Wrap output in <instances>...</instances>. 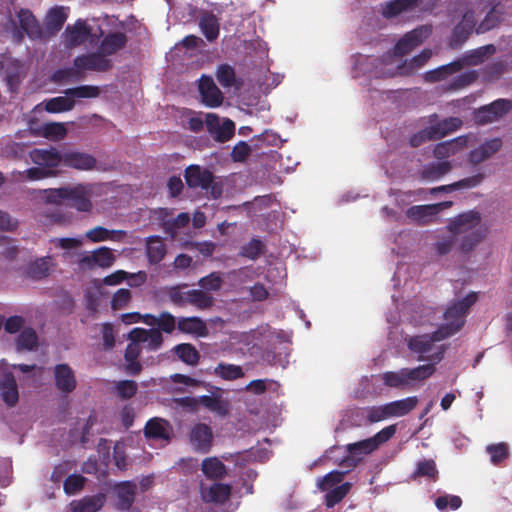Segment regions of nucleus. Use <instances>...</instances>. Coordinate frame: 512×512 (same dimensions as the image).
Returning <instances> with one entry per match:
<instances>
[{
  "instance_id": "f257e3e1",
  "label": "nucleus",
  "mask_w": 512,
  "mask_h": 512,
  "mask_svg": "<svg viewBox=\"0 0 512 512\" xmlns=\"http://www.w3.org/2000/svg\"><path fill=\"white\" fill-rule=\"evenodd\" d=\"M436 371L434 363L419 365L414 368H401L387 371L380 375L383 385L397 390H412L421 382L430 378Z\"/></svg>"
},
{
  "instance_id": "f03ea898",
  "label": "nucleus",
  "mask_w": 512,
  "mask_h": 512,
  "mask_svg": "<svg viewBox=\"0 0 512 512\" xmlns=\"http://www.w3.org/2000/svg\"><path fill=\"white\" fill-rule=\"evenodd\" d=\"M481 220L480 213L477 211H468L458 215L449 224V230L453 234L467 233L462 239L461 249L464 252H470L481 241L483 235L479 229H475Z\"/></svg>"
},
{
  "instance_id": "7ed1b4c3",
  "label": "nucleus",
  "mask_w": 512,
  "mask_h": 512,
  "mask_svg": "<svg viewBox=\"0 0 512 512\" xmlns=\"http://www.w3.org/2000/svg\"><path fill=\"white\" fill-rule=\"evenodd\" d=\"M477 294L470 293L465 298L453 302L444 312L445 324L438 328L439 338H448L456 334L465 323V316L476 302Z\"/></svg>"
},
{
  "instance_id": "20e7f679",
  "label": "nucleus",
  "mask_w": 512,
  "mask_h": 512,
  "mask_svg": "<svg viewBox=\"0 0 512 512\" xmlns=\"http://www.w3.org/2000/svg\"><path fill=\"white\" fill-rule=\"evenodd\" d=\"M467 5L475 10V14L477 12L482 13L488 9L483 20L476 25V34H484L497 28L503 20L504 7L500 0H470Z\"/></svg>"
},
{
  "instance_id": "39448f33",
  "label": "nucleus",
  "mask_w": 512,
  "mask_h": 512,
  "mask_svg": "<svg viewBox=\"0 0 512 512\" xmlns=\"http://www.w3.org/2000/svg\"><path fill=\"white\" fill-rule=\"evenodd\" d=\"M184 177L189 188L209 191L214 199H218L223 193L222 184L214 181L213 173L207 168L190 165L185 169Z\"/></svg>"
},
{
  "instance_id": "423d86ee",
  "label": "nucleus",
  "mask_w": 512,
  "mask_h": 512,
  "mask_svg": "<svg viewBox=\"0 0 512 512\" xmlns=\"http://www.w3.org/2000/svg\"><path fill=\"white\" fill-rule=\"evenodd\" d=\"M94 195V186L90 183H79L68 187L67 205L76 209L78 212L89 213L92 211V197Z\"/></svg>"
},
{
  "instance_id": "0eeeda50",
  "label": "nucleus",
  "mask_w": 512,
  "mask_h": 512,
  "mask_svg": "<svg viewBox=\"0 0 512 512\" xmlns=\"http://www.w3.org/2000/svg\"><path fill=\"white\" fill-rule=\"evenodd\" d=\"M438 329L431 335L424 334L412 337L408 342V348L414 352L420 354L417 358L418 361L430 360L435 365L440 362L443 358V350L436 352L430 357H425L423 354L428 353L432 350L433 343L444 340L445 338H439Z\"/></svg>"
},
{
  "instance_id": "6e6552de",
  "label": "nucleus",
  "mask_w": 512,
  "mask_h": 512,
  "mask_svg": "<svg viewBox=\"0 0 512 512\" xmlns=\"http://www.w3.org/2000/svg\"><path fill=\"white\" fill-rule=\"evenodd\" d=\"M430 26L422 25L407 32L393 48V55L402 57L421 45L431 34Z\"/></svg>"
},
{
  "instance_id": "1a4fd4ad",
  "label": "nucleus",
  "mask_w": 512,
  "mask_h": 512,
  "mask_svg": "<svg viewBox=\"0 0 512 512\" xmlns=\"http://www.w3.org/2000/svg\"><path fill=\"white\" fill-rule=\"evenodd\" d=\"M476 27L475 10L468 7L461 21L452 30L449 46L453 49L460 48L469 39Z\"/></svg>"
},
{
  "instance_id": "9d476101",
  "label": "nucleus",
  "mask_w": 512,
  "mask_h": 512,
  "mask_svg": "<svg viewBox=\"0 0 512 512\" xmlns=\"http://www.w3.org/2000/svg\"><path fill=\"white\" fill-rule=\"evenodd\" d=\"M512 109V103L507 99H497L492 103L478 108L474 113L476 123L484 125L495 122Z\"/></svg>"
},
{
  "instance_id": "9b49d317",
  "label": "nucleus",
  "mask_w": 512,
  "mask_h": 512,
  "mask_svg": "<svg viewBox=\"0 0 512 512\" xmlns=\"http://www.w3.org/2000/svg\"><path fill=\"white\" fill-rule=\"evenodd\" d=\"M74 67L78 72L97 71L106 72L112 68V61L99 49L96 52L84 54L74 59Z\"/></svg>"
},
{
  "instance_id": "f8f14e48",
  "label": "nucleus",
  "mask_w": 512,
  "mask_h": 512,
  "mask_svg": "<svg viewBox=\"0 0 512 512\" xmlns=\"http://www.w3.org/2000/svg\"><path fill=\"white\" fill-rule=\"evenodd\" d=\"M208 133L218 142L224 143L230 140L235 133V124L226 118L223 122L214 113H208L205 118Z\"/></svg>"
},
{
  "instance_id": "ddd939ff",
  "label": "nucleus",
  "mask_w": 512,
  "mask_h": 512,
  "mask_svg": "<svg viewBox=\"0 0 512 512\" xmlns=\"http://www.w3.org/2000/svg\"><path fill=\"white\" fill-rule=\"evenodd\" d=\"M189 441L196 452L208 453L213 443V432L209 425L205 423L195 424L189 433Z\"/></svg>"
},
{
  "instance_id": "4468645a",
  "label": "nucleus",
  "mask_w": 512,
  "mask_h": 512,
  "mask_svg": "<svg viewBox=\"0 0 512 512\" xmlns=\"http://www.w3.org/2000/svg\"><path fill=\"white\" fill-rule=\"evenodd\" d=\"M115 255L112 250L106 246H102L94 250L91 254L83 255L79 260L82 268L93 269L94 267L109 268L115 262Z\"/></svg>"
},
{
  "instance_id": "2eb2a0df",
  "label": "nucleus",
  "mask_w": 512,
  "mask_h": 512,
  "mask_svg": "<svg viewBox=\"0 0 512 512\" xmlns=\"http://www.w3.org/2000/svg\"><path fill=\"white\" fill-rule=\"evenodd\" d=\"M198 89L205 106L215 108L222 105L223 94L214 83L212 77L202 75L199 79Z\"/></svg>"
},
{
  "instance_id": "dca6fc26",
  "label": "nucleus",
  "mask_w": 512,
  "mask_h": 512,
  "mask_svg": "<svg viewBox=\"0 0 512 512\" xmlns=\"http://www.w3.org/2000/svg\"><path fill=\"white\" fill-rule=\"evenodd\" d=\"M92 29L86 21L78 19L74 25H68L63 33L64 44L68 48L85 43L91 36Z\"/></svg>"
},
{
  "instance_id": "f3484780",
  "label": "nucleus",
  "mask_w": 512,
  "mask_h": 512,
  "mask_svg": "<svg viewBox=\"0 0 512 512\" xmlns=\"http://www.w3.org/2000/svg\"><path fill=\"white\" fill-rule=\"evenodd\" d=\"M31 161L38 165L46 168H56L60 164H63V154H61L56 148H36L29 153Z\"/></svg>"
},
{
  "instance_id": "a211bd4d",
  "label": "nucleus",
  "mask_w": 512,
  "mask_h": 512,
  "mask_svg": "<svg viewBox=\"0 0 512 512\" xmlns=\"http://www.w3.org/2000/svg\"><path fill=\"white\" fill-rule=\"evenodd\" d=\"M56 388L62 393H71L76 388V378L68 364H57L54 368Z\"/></svg>"
},
{
  "instance_id": "6ab92c4d",
  "label": "nucleus",
  "mask_w": 512,
  "mask_h": 512,
  "mask_svg": "<svg viewBox=\"0 0 512 512\" xmlns=\"http://www.w3.org/2000/svg\"><path fill=\"white\" fill-rule=\"evenodd\" d=\"M96 163V158L88 153L74 151L63 154V165L72 169L89 171L95 168Z\"/></svg>"
},
{
  "instance_id": "aec40b11",
  "label": "nucleus",
  "mask_w": 512,
  "mask_h": 512,
  "mask_svg": "<svg viewBox=\"0 0 512 512\" xmlns=\"http://www.w3.org/2000/svg\"><path fill=\"white\" fill-rule=\"evenodd\" d=\"M232 487L226 483H214L209 487H201V497L206 503L223 504L231 495Z\"/></svg>"
},
{
  "instance_id": "412c9836",
  "label": "nucleus",
  "mask_w": 512,
  "mask_h": 512,
  "mask_svg": "<svg viewBox=\"0 0 512 512\" xmlns=\"http://www.w3.org/2000/svg\"><path fill=\"white\" fill-rule=\"evenodd\" d=\"M0 394L2 400L10 407L17 404L19 399L16 379L12 372L0 374Z\"/></svg>"
},
{
  "instance_id": "4be33fe9",
  "label": "nucleus",
  "mask_w": 512,
  "mask_h": 512,
  "mask_svg": "<svg viewBox=\"0 0 512 512\" xmlns=\"http://www.w3.org/2000/svg\"><path fill=\"white\" fill-rule=\"evenodd\" d=\"M177 329L184 334L194 335L196 337H206L208 328L204 320L200 317H179L177 319Z\"/></svg>"
},
{
  "instance_id": "5701e85b",
  "label": "nucleus",
  "mask_w": 512,
  "mask_h": 512,
  "mask_svg": "<svg viewBox=\"0 0 512 512\" xmlns=\"http://www.w3.org/2000/svg\"><path fill=\"white\" fill-rule=\"evenodd\" d=\"M419 0H390L381 5V14L386 19L397 17L398 15L411 12L418 6Z\"/></svg>"
},
{
  "instance_id": "b1692460",
  "label": "nucleus",
  "mask_w": 512,
  "mask_h": 512,
  "mask_svg": "<svg viewBox=\"0 0 512 512\" xmlns=\"http://www.w3.org/2000/svg\"><path fill=\"white\" fill-rule=\"evenodd\" d=\"M136 489V485L130 481H124L115 486L118 510L128 511L131 509L135 501Z\"/></svg>"
},
{
  "instance_id": "393cba45",
  "label": "nucleus",
  "mask_w": 512,
  "mask_h": 512,
  "mask_svg": "<svg viewBox=\"0 0 512 512\" xmlns=\"http://www.w3.org/2000/svg\"><path fill=\"white\" fill-rule=\"evenodd\" d=\"M127 44V36L123 32L108 33L101 41L98 49L107 57L123 49Z\"/></svg>"
},
{
  "instance_id": "a878e982",
  "label": "nucleus",
  "mask_w": 512,
  "mask_h": 512,
  "mask_svg": "<svg viewBox=\"0 0 512 512\" xmlns=\"http://www.w3.org/2000/svg\"><path fill=\"white\" fill-rule=\"evenodd\" d=\"M438 116L436 114H433L430 116V123L429 126L430 129H433V135L435 136V139H440L447 134L457 130L461 124L462 121L457 117H450L447 119H444L442 121H437L434 123L435 120H437Z\"/></svg>"
},
{
  "instance_id": "bb28decb",
  "label": "nucleus",
  "mask_w": 512,
  "mask_h": 512,
  "mask_svg": "<svg viewBox=\"0 0 512 512\" xmlns=\"http://www.w3.org/2000/svg\"><path fill=\"white\" fill-rule=\"evenodd\" d=\"M18 19L21 29L31 39H39L42 37V28L31 11L27 9H21L18 13Z\"/></svg>"
},
{
  "instance_id": "cd10ccee",
  "label": "nucleus",
  "mask_w": 512,
  "mask_h": 512,
  "mask_svg": "<svg viewBox=\"0 0 512 512\" xmlns=\"http://www.w3.org/2000/svg\"><path fill=\"white\" fill-rule=\"evenodd\" d=\"M418 404L417 396H409L404 399L386 403L389 417H402L409 414Z\"/></svg>"
},
{
  "instance_id": "c85d7f7f",
  "label": "nucleus",
  "mask_w": 512,
  "mask_h": 512,
  "mask_svg": "<svg viewBox=\"0 0 512 512\" xmlns=\"http://www.w3.org/2000/svg\"><path fill=\"white\" fill-rule=\"evenodd\" d=\"M85 236L93 243L106 240L121 241L126 236V232L124 230H109L102 226H96L88 230Z\"/></svg>"
},
{
  "instance_id": "c756f323",
  "label": "nucleus",
  "mask_w": 512,
  "mask_h": 512,
  "mask_svg": "<svg viewBox=\"0 0 512 512\" xmlns=\"http://www.w3.org/2000/svg\"><path fill=\"white\" fill-rule=\"evenodd\" d=\"M144 435L148 439H168L169 422L162 418L150 419L145 425Z\"/></svg>"
},
{
  "instance_id": "7c9ffc66",
  "label": "nucleus",
  "mask_w": 512,
  "mask_h": 512,
  "mask_svg": "<svg viewBox=\"0 0 512 512\" xmlns=\"http://www.w3.org/2000/svg\"><path fill=\"white\" fill-rule=\"evenodd\" d=\"M342 465H344L345 468H347L346 471H331L318 482V487L321 491H327L341 483L345 473L355 466V461L354 459L348 457L343 461Z\"/></svg>"
},
{
  "instance_id": "2f4dec72",
  "label": "nucleus",
  "mask_w": 512,
  "mask_h": 512,
  "mask_svg": "<svg viewBox=\"0 0 512 512\" xmlns=\"http://www.w3.org/2000/svg\"><path fill=\"white\" fill-rule=\"evenodd\" d=\"M105 502L103 494L86 496L78 501L71 503L72 512H97L102 508Z\"/></svg>"
},
{
  "instance_id": "473e14b6",
  "label": "nucleus",
  "mask_w": 512,
  "mask_h": 512,
  "mask_svg": "<svg viewBox=\"0 0 512 512\" xmlns=\"http://www.w3.org/2000/svg\"><path fill=\"white\" fill-rule=\"evenodd\" d=\"M67 10V8L62 6L49 10L45 19V26L49 33L55 34L62 29L68 17Z\"/></svg>"
},
{
  "instance_id": "72a5a7b5",
  "label": "nucleus",
  "mask_w": 512,
  "mask_h": 512,
  "mask_svg": "<svg viewBox=\"0 0 512 512\" xmlns=\"http://www.w3.org/2000/svg\"><path fill=\"white\" fill-rule=\"evenodd\" d=\"M495 52L496 47L493 44H487L477 49L467 51L463 58L457 61H463V67L465 65H479Z\"/></svg>"
},
{
  "instance_id": "f704fd0d",
  "label": "nucleus",
  "mask_w": 512,
  "mask_h": 512,
  "mask_svg": "<svg viewBox=\"0 0 512 512\" xmlns=\"http://www.w3.org/2000/svg\"><path fill=\"white\" fill-rule=\"evenodd\" d=\"M201 470L210 480H221L227 474L226 466L216 457L205 458L202 461Z\"/></svg>"
},
{
  "instance_id": "c9c22d12",
  "label": "nucleus",
  "mask_w": 512,
  "mask_h": 512,
  "mask_svg": "<svg viewBox=\"0 0 512 512\" xmlns=\"http://www.w3.org/2000/svg\"><path fill=\"white\" fill-rule=\"evenodd\" d=\"M199 27L208 41H214L219 36V22L212 12H204L199 19Z\"/></svg>"
},
{
  "instance_id": "e433bc0d",
  "label": "nucleus",
  "mask_w": 512,
  "mask_h": 512,
  "mask_svg": "<svg viewBox=\"0 0 512 512\" xmlns=\"http://www.w3.org/2000/svg\"><path fill=\"white\" fill-rule=\"evenodd\" d=\"M452 166L448 161L432 162L423 167L420 177L423 180L436 181L446 175Z\"/></svg>"
},
{
  "instance_id": "4c0bfd02",
  "label": "nucleus",
  "mask_w": 512,
  "mask_h": 512,
  "mask_svg": "<svg viewBox=\"0 0 512 512\" xmlns=\"http://www.w3.org/2000/svg\"><path fill=\"white\" fill-rule=\"evenodd\" d=\"M483 179H484V175L479 173V174L464 178L462 180H459V181L449 184V185H442V186L431 188L429 190V192H430V194L434 195L439 192L449 193V192H452V191H454L456 189H460V188H473V187L478 186L483 181Z\"/></svg>"
},
{
  "instance_id": "58836bf2",
  "label": "nucleus",
  "mask_w": 512,
  "mask_h": 512,
  "mask_svg": "<svg viewBox=\"0 0 512 512\" xmlns=\"http://www.w3.org/2000/svg\"><path fill=\"white\" fill-rule=\"evenodd\" d=\"M463 69V61H453L442 65L426 73V80L429 82H439L446 79L449 75L455 74Z\"/></svg>"
},
{
  "instance_id": "ea45409f",
  "label": "nucleus",
  "mask_w": 512,
  "mask_h": 512,
  "mask_svg": "<svg viewBox=\"0 0 512 512\" xmlns=\"http://www.w3.org/2000/svg\"><path fill=\"white\" fill-rule=\"evenodd\" d=\"M146 253L148 261L151 264H157L162 261L166 254V247L159 236H150L147 238Z\"/></svg>"
},
{
  "instance_id": "a19ab883",
  "label": "nucleus",
  "mask_w": 512,
  "mask_h": 512,
  "mask_svg": "<svg viewBox=\"0 0 512 512\" xmlns=\"http://www.w3.org/2000/svg\"><path fill=\"white\" fill-rule=\"evenodd\" d=\"M51 258L42 257L31 262L27 267V275L36 280L43 279L50 274Z\"/></svg>"
},
{
  "instance_id": "79ce46f5",
  "label": "nucleus",
  "mask_w": 512,
  "mask_h": 512,
  "mask_svg": "<svg viewBox=\"0 0 512 512\" xmlns=\"http://www.w3.org/2000/svg\"><path fill=\"white\" fill-rule=\"evenodd\" d=\"M159 214L163 221V227L166 233L170 235H174L177 229L186 227L190 222V217L188 213H180L173 220H165V217L168 215L166 209H160Z\"/></svg>"
},
{
  "instance_id": "37998d69",
  "label": "nucleus",
  "mask_w": 512,
  "mask_h": 512,
  "mask_svg": "<svg viewBox=\"0 0 512 512\" xmlns=\"http://www.w3.org/2000/svg\"><path fill=\"white\" fill-rule=\"evenodd\" d=\"M188 305L194 306L199 310H206L213 306L214 298L203 289L189 290Z\"/></svg>"
},
{
  "instance_id": "c03bdc74",
  "label": "nucleus",
  "mask_w": 512,
  "mask_h": 512,
  "mask_svg": "<svg viewBox=\"0 0 512 512\" xmlns=\"http://www.w3.org/2000/svg\"><path fill=\"white\" fill-rule=\"evenodd\" d=\"M174 351L178 358L191 366L198 364L200 354L198 350L190 343H181L175 346Z\"/></svg>"
},
{
  "instance_id": "a18cd8bd",
  "label": "nucleus",
  "mask_w": 512,
  "mask_h": 512,
  "mask_svg": "<svg viewBox=\"0 0 512 512\" xmlns=\"http://www.w3.org/2000/svg\"><path fill=\"white\" fill-rule=\"evenodd\" d=\"M352 484L349 482L342 483L334 488L327 490L325 495V505L328 508H333L336 504L342 501L350 492Z\"/></svg>"
},
{
  "instance_id": "49530a36",
  "label": "nucleus",
  "mask_w": 512,
  "mask_h": 512,
  "mask_svg": "<svg viewBox=\"0 0 512 512\" xmlns=\"http://www.w3.org/2000/svg\"><path fill=\"white\" fill-rule=\"evenodd\" d=\"M75 105L70 96H58L49 99L45 103V110L49 113H60L71 110Z\"/></svg>"
},
{
  "instance_id": "de8ad7c7",
  "label": "nucleus",
  "mask_w": 512,
  "mask_h": 512,
  "mask_svg": "<svg viewBox=\"0 0 512 512\" xmlns=\"http://www.w3.org/2000/svg\"><path fill=\"white\" fill-rule=\"evenodd\" d=\"M214 373L218 377L228 381L240 379L244 376L243 369L240 366L227 363H219L215 367Z\"/></svg>"
},
{
  "instance_id": "09e8293b",
  "label": "nucleus",
  "mask_w": 512,
  "mask_h": 512,
  "mask_svg": "<svg viewBox=\"0 0 512 512\" xmlns=\"http://www.w3.org/2000/svg\"><path fill=\"white\" fill-rule=\"evenodd\" d=\"M187 285H176L172 287H168L166 289V295L169 298V300L178 307H185L188 303L189 298V290L185 291L184 288H186Z\"/></svg>"
},
{
  "instance_id": "8fccbe9b",
  "label": "nucleus",
  "mask_w": 512,
  "mask_h": 512,
  "mask_svg": "<svg viewBox=\"0 0 512 512\" xmlns=\"http://www.w3.org/2000/svg\"><path fill=\"white\" fill-rule=\"evenodd\" d=\"M38 336L34 329L25 328L18 335L16 346L18 350H33L37 346Z\"/></svg>"
},
{
  "instance_id": "3c124183",
  "label": "nucleus",
  "mask_w": 512,
  "mask_h": 512,
  "mask_svg": "<svg viewBox=\"0 0 512 512\" xmlns=\"http://www.w3.org/2000/svg\"><path fill=\"white\" fill-rule=\"evenodd\" d=\"M478 78V74L476 71H466L461 73L460 75L454 77L448 84L447 89L449 90H461L465 87L473 84Z\"/></svg>"
},
{
  "instance_id": "603ef678",
  "label": "nucleus",
  "mask_w": 512,
  "mask_h": 512,
  "mask_svg": "<svg viewBox=\"0 0 512 512\" xmlns=\"http://www.w3.org/2000/svg\"><path fill=\"white\" fill-rule=\"evenodd\" d=\"M199 406L203 405L205 408L219 415L227 414V406L218 396L203 395L198 398Z\"/></svg>"
},
{
  "instance_id": "864d4df0",
  "label": "nucleus",
  "mask_w": 512,
  "mask_h": 512,
  "mask_svg": "<svg viewBox=\"0 0 512 512\" xmlns=\"http://www.w3.org/2000/svg\"><path fill=\"white\" fill-rule=\"evenodd\" d=\"M138 390V385L134 380H120L115 384V392L118 398L129 400L133 398Z\"/></svg>"
},
{
  "instance_id": "5fc2aeb1",
  "label": "nucleus",
  "mask_w": 512,
  "mask_h": 512,
  "mask_svg": "<svg viewBox=\"0 0 512 512\" xmlns=\"http://www.w3.org/2000/svg\"><path fill=\"white\" fill-rule=\"evenodd\" d=\"M431 204L428 205H415L410 207L406 214L409 218L426 223L427 219L436 216Z\"/></svg>"
},
{
  "instance_id": "6e6d98bb",
  "label": "nucleus",
  "mask_w": 512,
  "mask_h": 512,
  "mask_svg": "<svg viewBox=\"0 0 512 512\" xmlns=\"http://www.w3.org/2000/svg\"><path fill=\"white\" fill-rule=\"evenodd\" d=\"M223 284L222 274L220 272H212L207 276L199 279L198 285L206 291H218Z\"/></svg>"
},
{
  "instance_id": "4d7b16f0",
  "label": "nucleus",
  "mask_w": 512,
  "mask_h": 512,
  "mask_svg": "<svg viewBox=\"0 0 512 512\" xmlns=\"http://www.w3.org/2000/svg\"><path fill=\"white\" fill-rule=\"evenodd\" d=\"M100 90L97 86L82 85L74 88L67 89L65 94L74 98H94L97 97Z\"/></svg>"
},
{
  "instance_id": "13d9d810",
  "label": "nucleus",
  "mask_w": 512,
  "mask_h": 512,
  "mask_svg": "<svg viewBox=\"0 0 512 512\" xmlns=\"http://www.w3.org/2000/svg\"><path fill=\"white\" fill-rule=\"evenodd\" d=\"M264 245L261 240L253 238L251 241L241 247L240 255L242 257L255 260L263 252Z\"/></svg>"
},
{
  "instance_id": "bf43d9fd",
  "label": "nucleus",
  "mask_w": 512,
  "mask_h": 512,
  "mask_svg": "<svg viewBox=\"0 0 512 512\" xmlns=\"http://www.w3.org/2000/svg\"><path fill=\"white\" fill-rule=\"evenodd\" d=\"M216 77L221 86L230 88L235 83V71L228 64H222L217 68Z\"/></svg>"
},
{
  "instance_id": "052dcab7",
  "label": "nucleus",
  "mask_w": 512,
  "mask_h": 512,
  "mask_svg": "<svg viewBox=\"0 0 512 512\" xmlns=\"http://www.w3.org/2000/svg\"><path fill=\"white\" fill-rule=\"evenodd\" d=\"M364 415L369 423H377L390 418L386 404L364 408Z\"/></svg>"
},
{
  "instance_id": "680f3d73",
  "label": "nucleus",
  "mask_w": 512,
  "mask_h": 512,
  "mask_svg": "<svg viewBox=\"0 0 512 512\" xmlns=\"http://www.w3.org/2000/svg\"><path fill=\"white\" fill-rule=\"evenodd\" d=\"M68 187L50 188L43 191L44 200L49 204L60 205L66 201Z\"/></svg>"
},
{
  "instance_id": "e2e57ef3",
  "label": "nucleus",
  "mask_w": 512,
  "mask_h": 512,
  "mask_svg": "<svg viewBox=\"0 0 512 512\" xmlns=\"http://www.w3.org/2000/svg\"><path fill=\"white\" fill-rule=\"evenodd\" d=\"M487 452L491 457V462L495 465L502 463L509 455L506 443L489 445L487 447Z\"/></svg>"
},
{
  "instance_id": "0e129e2a",
  "label": "nucleus",
  "mask_w": 512,
  "mask_h": 512,
  "mask_svg": "<svg viewBox=\"0 0 512 512\" xmlns=\"http://www.w3.org/2000/svg\"><path fill=\"white\" fill-rule=\"evenodd\" d=\"M376 449L377 443H374L372 438L347 445V450L351 454H369Z\"/></svg>"
},
{
  "instance_id": "69168bd1",
  "label": "nucleus",
  "mask_w": 512,
  "mask_h": 512,
  "mask_svg": "<svg viewBox=\"0 0 512 512\" xmlns=\"http://www.w3.org/2000/svg\"><path fill=\"white\" fill-rule=\"evenodd\" d=\"M157 320V330L160 332L171 334L176 328L177 320L170 312H161L157 317Z\"/></svg>"
},
{
  "instance_id": "338daca9",
  "label": "nucleus",
  "mask_w": 512,
  "mask_h": 512,
  "mask_svg": "<svg viewBox=\"0 0 512 512\" xmlns=\"http://www.w3.org/2000/svg\"><path fill=\"white\" fill-rule=\"evenodd\" d=\"M84 483L85 478L82 475L72 474L64 481L63 488L67 494L73 495L83 489Z\"/></svg>"
},
{
  "instance_id": "774afa93",
  "label": "nucleus",
  "mask_w": 512,
  "mask_h": 512,
  "mask_svg": "<svg viewBox=\"0 0 512 512\" xmlns=\"http://www.w3.org/2000/svg\"><path fill=\"white\" fill-rule=\"evenodd\" d=\"M132 294L130 290L121 288L115 292L111 300V308L113 310H120L126 307L130 302Z\"/></svg>"
}]
</instances>
